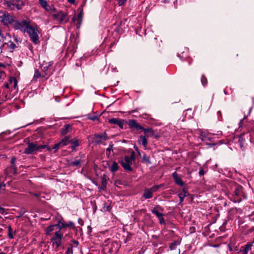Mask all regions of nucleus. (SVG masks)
I'll return each instance as SVG.
<instances>
[{
  "instance_id": "20e7f679",
  "label": "nucleus",
  "mask_w": 254,
  "mask_h": 254,
  "mask_svg": "<svg viewBox=\"0 0 254 254\" xmlns=\"http://www.w3.org/2000/svg\"><path fill=\"white\" fill-rule=\"evenodd\" d=\"M135 160V153L133 151L131 152L130 156L126 155L120 163L122 167L127 171H132L131 165L132 162Z\"/></svg>"
},
{
  "instance_id": "39448f33",
  "label": "nucleus",
  "mask_w": 254,
  "mask_h": 254,
  "mask_svg": "<svg viewBox=\"0 0 254 254\" xmlns=\"http://www.w3.org/2000/svg\"><path fill=\"white\" fill-rule=\"evenodd\" d=\"M28 146L25 148L24 153L26 154H31L35 151H38L41 149L47 148L48 150H50V148L47 145H39L32 142H28Z\"/></svg>"
},
{
  "instance_id": "f257e3e1",
  "label": "nucleus",
  "mask_w": 254,
  "mask_h": 254,
  "mask_svg": "<svg viewBox=\"0 0 254 254\" xmlns=\"http://www.w3.org/2000/svg\"><path fill=\"white\" fill-rule=\"evenodd\" d=\"M45 234L51 237L50 241L53 247L57 251L59 247L62 245V241L64 234L59 224L52 225L46 228Z\"/></svg>"
},
{
  "instance_id": "09e8293b",
  "label": "nucleus",
  "mask_w": 254,
  "mask_h": 254,
  "mask_svg": "<svg viewBox=\"0 0 254 254\" xmlns=\"http://www.w3.org/2000/svg\"><path fill=\"white\" fill-rule=\"evenodd\" d=\"M182 194H185V196H187L189 194L188 189L187 188H183L182 189Z\"/></svg>"
},
{
  "instance_id": "680f3d73",
  "label": "nucleus",
  "mask_w": 254,
  "mask_h": 254,
  "mask_svg": "<svg viewBox=\"0 0 254 254\" xmlns=\"http://www.w3.org/2000/svg\"><path fill=\"white\" fill-rule=\"evenodd\" d=\"M134 148H135V150H136V151H137L138 152V154H139V155H140V152H139V150H138V148H137V147H136V146H134Z\"/></svg>"
},
{
  "instance_id": "5fc2aeb1",
  "label": "nucleus",
  "mask_w": 254,
  "mask_h": 254,
  "mask_svg": "<svg viewBox=\"0 0 254 254\" xmlns=\"http://www.w3.org/2000/svg\"><path fill=\"white\" fill-rule=\"evenodd\" d=\"M71 243H72V244H72V245H73V244H74L76 246H77L78 245V244H79L78 242L77 241H76V240H72V241H71Z\"/></svg>"
},
{
  "instance_id": "412c9836",
  "label": "nucleus",
  "mask_w": 254,
  "mask_h": 254,
  "mask_svg": "<svg viewBox=\"0 0 254 254\" xmlns=\"http://www.w3.org/2000/svg\"><path fill=\"white\" fill-rule=\"evenodd\" d=\"M31 41L35 44L39 43V36L37 33H28Z\"/></svg>"
},
{
  "instance_id": "6ab92c4d",
  "label": "nucleus",
  "mask_w": 254,
  "mask_h": 254,
  "mask_svg": "<svg viewBox=\"0 0 254 254\" xmlns=\"http://www.w3.org/2000/svg\"><path fill=\"white\" fill-rule=\"evenodd\" d=\"M159 210H161V211H162L163 209L160 205H157L153 209H152L151 210V211L153 214L155 215L157 217L163 216L162 213L159 212Z\"/></svg>"
},
{
  "instance_id": "ddd939ff",
  "label": "nucleus",
  "mask_w": 254,
  "mask_h": 254,
  "mask_svg": "<svg viewBox=\"0 0 254 254\" xmlns=\"http://www.w3.org/2000/svg\"><path fill=\"white\" fill-rule=\"evenodd\" d=\"M17 82V80L15 77H10L9 78V83L11 84V91H13L14 94L17 93L18 91Z\"/></svg>"
},
{
  "instance_id": "c756f323",
  "label": "nucleus",
  "mask_w": 254,
  "mask_h": 254,
  "mask_svg": "<svg viewBox=\"0 0 254 254\" xmlns=\"http://www.w3.org/2000/svg\"><path fill=\"white\" fill-rule=\"evenodd\" d=\"M95 137L96 139H100L103 140H106L107 139V135L106 132H103L102 134H95Z\"/></svg>"
},
{
  "instance_id": "864d4df0",
  "label": "nucleus",
  "mask_w": 254,
  "mask_h": 254,
  "mask_svg": "<svg viewBox=\"0 0 254 254\" xmlns=\"http://www.w3.org/2000/svg\"><path fill=\"white\" fill-rule=\"evenodd\" d=\"M106 184H107L106 180L105 179H102V186H103L104 189L106 188Z\"/></svg>"
},
{
  "instance_id": "c03bdc74",
  "label": "nucleus",
  "mask_w": 254,
  "mask_h": 254,
  "mask_svg": "<svg viewBox=\"0 0 254 254\" xmlns=\"http://www.w3.org/2000/svg\"><path fill=\"white\" fill-rule=\"evenodd\" d=\"M10 87L11 84L9 82L8 83H5L3 85V89H11Z\"/></svg>"
},
{
  "instance_id": "3c124183",
  "label": "nucleus",
  "mask_w": 254,
  "mask_h": 254,
  "mask_svg": "<svg viewBox=\"0 0 254 254\" xmlns=\"http://www.w3.org/2000/svg\"><path fill=\"white\" fill-rule=\"evenodd\" d=\"M163 216H159V222L161 224L165 223V220L163 217Z\"/></svg>"
},
{
  "instance_id": "c9c22d12",
  "label": "nucleus",
  "mask_w": 254,
  "mask_h": 254,
  "mask_svg": "<svg viewBox=\"0 0 254 254\" xmlns=\"http://www.w3.org/2000/svg\"><path fill=\"white\" fill-rule=\"evenodd\" d=\"M41 76L40 72L38 70H35L34 75L33 76V80L37 81V79Z\"/></svg>"
},
{
  "instance_id": "8fccbe9b",
  "label": "nucleus",
  "mask_w": 254,
  "mask_h": 254,
  "mask_svg": "<svg viewBox=\"0 0 254 254\" xmlns=\"http://www.w3.org/2000/svg\"><path fill=\"white\" fill-rule=\"evenodd\" d=\"M113 144L112 143H111L109 144V147L106 149L107 152L108 151L110 153L111 151L113 150Z\"/></svg>"
},
{
  "instance_id": "4c0bfd02",
  "label": "nucleus",
  "mask_w": 254,
  "mask_h": 254,
  "mask_svg": "<svg viewBox=\"0 0 254 254\" xmlns=\"http://www.w3.org/2000/svg\"><path fill=\"white\" fill-rule=\"evenodd\" d=\"M142 159L143 162H144L146 163H147L148 164H150L151 163V161H150L149 157L145 154H143Z\"/></svg>"
},
{
  "instance_id": "a878e982",
  "label": "nucleus",
  "mask_w": 254,
  "mask_h": 254,
  "mask_svg": "<svg viewBox=\"0 0 254 254\" xmlns=\"http://www.w3.org/2000/svg\"><path fill=\"white\" fill-rule=\"evenodd\" d=\"M83 16V13L82 11H80L79 14L77 15L74 16L72 19L74 21H75L77 20V23H81L82 21V19Z\"/></svg>"
},
{
  "instance_id": "f3484780",
  "label": "nucleus",
  "mask_w": 254,
  "mask_h": 254,
  "mask_svg": "<svg viewBox=\"0 0 254 254\" xmlns=\"http://www.w3.org/2000/svg\"><path fill=\"white\" fill-rule=\"evenodd\" d=\"M57 224H59L60 225V227L62 229V228H66V227H73L74 226V224L72 221H69L68 223H66L63 222V219H60L58 221Z\"/></svg>"
},
{
  "instance_id": "79ce46f5",
  "label": "nucleus",
  "mask_w": 254,
  "mask_h": 254,
  "mask_svg": "<svg viewBox=\"0 0 254 254\" xmlns=\"http://www.w3.org/2000/svg\"><path fill=\"white\" fill-rule=\"evenodd\" d=\"M201 82L202 84L204 86H205L207 84V79L204 75H202V76H201Z\"/></svg>"
},
{
  "instance_id": "9d476101",
  "label": "nucleus",
  "mask_w": 254,
  "mask_h": 254,
  "mask_svg": "<svg viewBox=\"0 0 254 254\" xmlns=\"http://www.w3.org/2000/svg\"><path fill=\"white\" fill-rule=\"evenodd\" d=\"M53 62H43L41 65L42 70L45 72L46 75L50 76L51 74V66Z\"/></svg>"
},
{
  "instance_id": "69168bd1",
  "label": "nucleus",
  "mask_w": 254,
  "mask_h": 254,
  "mask_svg": "<svg viewBox=\"0 0 254 254\" xmlns=\"http://www.w3.org/2000/svg\"><path fill=\"white\" fill-rule=\"evenodd\" d=\"M141 36L140 35V34H138V33H136V34H135V37L136 39L138 38V37H140Z\"/></svg>"
},
{
  "instance_id": "bb28decb",
  "label": "nucleus",
  "mask_w": 254,
  "mask_h": 254,
  "mask_svg": "<svg viewBox=\"0 0 254 254\" xmlns=\"http://www.w3.org/2000/svg\"><path fill=\"white\" fill-rule=\"evenodd\" d=\"M6 4L7 7L10 10H14L16 8L14 0L7 1Z\"/></svg>"
},
{
  "instance_id": "dca6fc26",
  "label": "nucleus",
  "mask_w": 254,
  "mask_h": 254,
  "mask_svg": "<svg viewBox=\"0 0 254 254\" xmlns=\"http://www.w3.org/2000/svg\"><path fill=\"white\" fill-rule=\"evenodd\" d=\"M12 91H11V89H3V92L1 97V99L0 100L2 102H5L7 101V100L10 99L11 98V96H10V92Z\"/></svg>"
},
{
  "instance_id": "0eeeda50",
  "label": "nucleus",
  "mask_w": 254,
  "mask_h": 254,
  "mask_svg": "<svg viewBox=\"0 0 254 254\" xmlns=\"http://www.w3.org/2000/svg\"><path fill=\"white\" fill-rule=\"evenodd\" d=\"M14 17L6 11H0V22L3 25L8 26L14 22Z\"/></svg>"
},
{
  "instance_id": "473e14b6",
  "label": "nucleus",
  "mask_w": 254,
  "mask_h": 254,
  "mask_svg": "<svg viewBox=\"0 0 254 254\" xmlns=\"http://www.w3.org/2000/svg\"><path fill=\"white\" fill-rule=\"evenodd\" d=\"M110 169H111V171L112 172H115L117 171L119 169L118 164L116 162L114 161L112 165L111 166Z\"/></svg>"
},
{
  "instance_id": "de8ad7c7",
  "label": "nucleus",
  "mask_w": 254,
  "mask_h": 254,
  "mask_svg": "<svg viewBox=\"0 0 254 254\" xmlns=\"http://www.w3.org/2000/svg\"><path fill=\"white\" fill-rule=\"evenodd\" d=\"M62 145L61 144V143L60 142H59V143L56 144L54 147H53V149L55 150V151L57 150L58 149H59V148L60 147V146Z\"/></svg>"
},
{
  "instance_id": "4d7b16f0",
  "label": "nucleus",
  "mask_w": 254,
  "mask_h": 254,
  "mask_svg": "<svg viewBox=\"0 0 254 254\" xmlns=\"http://www.w3.org/2000/svg\"><path fill=\"white\" fill-rule=\"evenodd\" d=\"M4 209L0 206V213L2 214L4 213Z\"/></svg>"
},
{
  "instance_id": "a19ab883",
  "label": "nucleus",
  "mask_w": 254,
  "mask_h": 254,
  "mask_svg": "<svg viewBox=\"0 0 254 254\" xmlns=\"http://www.w3.org/2000/svg\"><path fill=\"white\" fill-rule=\"evenodd\" d=\"M152 193L153 194V192H156L158 191V190L159 189V187L157 185H154L151 188H149Z\"/></svg>"
},
{
  "instance_id": "9b49d317",
  "label": "nucleus",
  "mask_w": 254,
  "mask_h": 254,
  "mask_svg": "<svg viewBox=\"0 0 254 254\" xmlns=\"http://www.w3.org/2000/svg\"><path fill=\"white\" fill-rule=\"evenodd\" d=\"M4 33H0V41H2L3 43V46H6L9 49L13 50L16 47L15 44L11 41L7 42L5 41L6 40L4 37Z\"/></svg>"
},
{
  "instance_id": "f8f14e48",
  "label": "nucleus",
  "mask_w": 254,
  "mask_h": 254,
  "mask_svg": "<svg viewBox=\"0 0 254 254\" xmlns=\"http://www.w3.org/2000/svg\"><path fill=\"white\" fill-rule=\"evenodd\" d=\"M39 2L41 6L50 14L53 10H55V8L53 4L49 5L47 1L45 0H39Z\"/></svg>"
},
{
  "instance_id": "1a4fd4ad",
  "label": "nucleus",
  "mask_w": 254,
  "mask_h": 254,
  "mask_svg": "<svg viewBox=\"0 0 254 254\" xmlns=\"http://www.w3.org/2000/svg\"><path fill=\"white\" fill-rule=\"evenodd\" d=\"M199 138L201 141L206 143V144L209 146H213L215 145V143H208V142L213 141V138L210 136V134L207 131H201L199 133Z\"/></svg>"
},
{
  "instance_id": "6e6d98bb",
  "label": "nucleus",
  "mask_w": 254,
  "mask_h": 254,
  "mask_svg": "<svg viewBox=\"0 0 254 254\" xmlns=\"http://www.w3.org/2000/svg\"><path fill=\"white\" fill-rule=\"evenodd\" d=\"M5 187V185L4 184H0V190H4V188Z\"/></svg>"
},
{
  "instance_id": "ea45409f",
  "label": "nucleus",
  "mask_w": 254,
  "mask_h": 254,
  "mask_svg": "<svg viewBox=\"0 0 254 254\" xmlns=\"http://www.w3.org/2000/svg\"><path fill=\"white\" fill-rule=\"evenodd\" d=\"M80 163H81V160H75V161L72 162L70 163V165L71 166H78L80 165Z\"/></svg>"
},
{
  "instance_id": "052dcab7",
  "label": "nucleus",
  "mask_w": 254,
  "mask_h": 254,
  "mask_svg": "<svg viewBox=\"0 0 254 254\" xmlns=\"http://www.w3.org/2000/svg\"><path fill=\"white\" fill-rule=\"evenodd\" d=\"M157 186L159 187V189H160V188H161L162 187H163L164 186V184H160V185H157Z\"/></svg>"
},
{
  "instance_id": "49530a36",
  "label": "nucleus",
  "mask_w": 254,
  "mask_h": 254,
  "mask_svg": "<svg viewBox=\"0 0 254 254\" xmlns=\"http://www.w3.org/2000/svg\"><path fill=\"white\" fill-rule=\"evenodd\" d=\"M119 6H122L126 3L127 0H116Z\"/></svg>"
},
{
  "instance_id": "603ef678",
  "label": "nucleus",
  "mask_w": 254,
  "mask_h": 254,
  "mask_svg": "<svg viewBox=\"0 0 254 254\" xmlns=\"http://www.w3.org/2000/svg\"><path fill=\"white\" fill-rule=\"evenodd\" d=\"M198 173L200 176H202L205 174V172L203 170L202 168H200L199 170Z\"/></svg>"
},
{
  "instance_id": "c85d7f7f",
  "label": "nucleus",
  "mask_w": 254,
  "mask_h": 254,
  "mask_svg": "<svg viewBox=\"0 0 254 254\" xmlns=\"http://www.w3.org/2000/svg\"><path fill=\"white\" fill-rule=\"evenodd\" d=\"M70 142L71 143V149L74 150L75 149V148L78 146H79V143L78 142V139H71L70 140Z\"/></svg>"
},
{
  "instance_id": "bf43d9fd",
  "label": "nucleus",
  "mask_w": 254,
  "mask_h": 254,
  "mask_svg": "<svg viewBox=\"0 0 254 254\" xmlns=\"http://www.w3.org/2000/svg\"><path fill=\"white\" fill-rule=\"evenodd\" d=\"M67 1L71 4H74L75 3V0H67Z\"/></svg>"
},
{
  "instance_id": "72a5a7b5",
  "label": "nucleus",
  "mask_w": 254,
  "mask_h": 254,
  "mask_svg": "<svg viewBox=\"0 0 254 254\" xmlns=\"http://www.w3.org/2000/svg\"><path fill=\"white\" fill-rule=\"evenodd\" d=\"M180 244V242L179 241H174L170 244L169 247L171 250H174L176 249V248L177 246H179Z\"/></svg>"
},
{
  "instance_id": "2f4dec72",
  "label": "nucleus",
  "mask_w": 254,
  "mask_h": 254,
  "mask_svg": "<svg viewBox=\"0 0 254 254\" xmlns=\"http://www.w3.org/2000/svg\"><path fill=\"white\" fill-rule=\"evenodd\" d=\"M245 135V134H243L239 137V141L240 142V146L242 149H243V148L244 147V145H245V139L244 138Z\"/></svg>"
},
{
  "instance_id": "37998d69",
  "label": "nucleus",
  "mask_w": 254,
  "mask_h": 254,
  "mask_svg": "<svg viewBox=\"0 0 254 254\" xmlns=\"http://www.w3.org/2000/svg\"><path fill=\"white\" fill-rule=\"evenodd\" d=\"M6 77V74L4 71H0V81H2Z\"/></svg>"
},
{
  "instance_id": "e433bc0d",
  "label": "nucleus",
  "mask_w": 254,
  "mask_h": 254,
  "mask_svg": "<svg viewBox=\"0 0 254 254\" xmlns=\"http://www.w3.org/2000/svg\"><path fill=\"white\" fill-rule=\"evenodd\" d=\"M73 245L70 244L69 246L68 247L66 252V254H73Z\"/></svg>"
},
{
  "instance_id": "f03ea898",
  "label": "nucleus",
  "mask_w": 254,
  "mask_h": 254,
  "mask_svg": "<svg viewBox=\"0 0 254 254\" xmlns=\"http://www.w3.org/2000/svg\"><path fill=\"white\" fill-rule=\"evenodd\" d=\"M15 30H22L25 28L27 32H38L37 25L36 24H31L30 20H15L11 24Z\"/></svg>"
},
{
  "instance_id": "13d9d810",
  "label": "nucleus",
  "mask_w": 254,
  "mask_h": 254,
  "mask_svg": "<svg viewBox=\"0 0 254 254\" xmlns=\"http://www.w3.org/2000/svg\"><path fill=\"white\" fill-rule=\"evenodd\" d=\"M247 118V117L245 116L244 118H243V119L241 120L239 123V125H240V127H242V123H243V122L244 121V120Z\"/></svg>"
},
{
  "instance_id": "f704fd0d",
  "label": "nucleus",
  "mask_w": 254,
  "mask_h": 254,
  "mask_svg": "<svg viewBox=\"0 0 254 254\" xmlns=\"http://www.w3.org/2000/svg\"><path fill=\"white\" fill-rule=\"evenodd\" d=\"M140 130L144 131L145 133H146L147 134H150L151 135L153 134V130L151 128H145L143 127V129H140Z\"/></svg>"
},
{
  "instance_id": "e2e57ef3",
  "label": "nucleus",
  "mask_w": 254,
  "mask_h": 254,
  "mask_svg": "<svg viewBox=\"0 0 254 254\" xmlns=\"http://www.w3.org/2000/svg\"><path fill=\"white\" fill-rule=\"evenodd\" d=\"M15 158H12L11 159V164H14V162H15Z\"/></svg>"
},
{
  "instance_id": "6e6552de",
  "label": "nucleus",
  "mask_w": 254,
  "mask_h": 254,
  "mask_svg": "<svg viewBox=\"0 0 254 254\" xmlns=\"http://www.w3.org/2000/svg\"><path fill=\"white\" fill-rule=\"evenodd\" d=\"M54 19L60 23L66 22L67 21V15L66 13L61 11L53 10L51 13Z\"/></svg>"
},
{
  "instance_id": "cd10ccee",
  "label": "nucleus",
  "mask_w": 254,
  "mask_h": 254,
  "mask_svg": "<svg viewBox=\"0 0 254 254\" xmlns=\"http://www.w3.org/2000/svg\"><path fill=\"white\" fill-rule=\"evenodd\" d=\"M7 236L8 238L9 239H13L14 238V235L16 234V231H14V232L12 231L11 227L10 226H9L7 228Z\"/></svg>"
},
{
  "instance_id": "393cba45",
  "label": "nucleus",
  "mask_w": 254,
  "mask_h": 254,
  "mask_svg": "<svg viewBox=\"0 0 254 254\" xmlns=\"http://www.w3.org/2000/svg\"><path fill=\"white\" fill-rule=\"evenodd\" d=\"M15 5L17 10H19L22 9L23 6L24 5V4L22 0H14Z\"/></svg>"
},
{
  "instance_id": "4468645a",
  "label": "nucleus",
  "mask_w": 254,
  "mask_h": 254,
  "mask_svg": "<svg viewBox=\"0 0 254 254\" xmlns=\"http://www.w3.org/2000/svg\"><path fill=\"white\" fill-rule=\"evenodd\" d=\"M127 125L131 128H135L137 130L143 129V127L134 120H129L127 121Z\"/></svg>"
},
{
  "instance_id": "a211bd4d",
  "label": "nucleus",
  "mask_w": 254,
  "mask_h": 254,
  "mask_svg": "<svg viewBox=\"0 0 254 254\" xmlns=\"http://www.w3.org/2000/svg\"><path fill=\"white\" fill-rule=\"evenodd\" d=\"M172 177L174 180L175 183L178 185L180 186H183L184 185V182L179 177L177 173L176 172H174L172 174Z\"/></svg>"
},
{
  "instance_id": "7ed1b4c3",
  "label": "nucleus",
  "mask_w": 254,
  "mask_h": 254,
  "mask_svg": "<svg viewBox=\"0 0 254 254\" xmlns=\"http://www.w3.org/2000/svg\"><path fill=\"white\" fill-rule=\"evenodd\" d=\"M234 191L232 193L231 199L234 202H240L242 200L246 198V195L243 191V188L239 185L233 187Z\"/></svg>"
},
{
  "instance_id": "4be33fe9",
  "label": "nucleus",
  "mask_w": 254,
  "mask_h": 254,
  "mask_svg": "<svg viewBox=\"0 0 254 254\" xmlns=\"http://www.w3.org/2000/svg\"><path fill=\"white\" fill-rule=\"evenodd\" d=\"M138 143L141 144L144 146V149H146L147 144V139L145 136H140L138 139Z\"/></svg>"
},
{
  "instance_id": "58836bf2",
  "label": "nucleus",
  "mask_w": 254,
  "mask_h": 254,
  "mask_svg": "<svg viewBox=\"0 0 254 254\" xmlns=\"http://www.w3.org/2000/svg\"><path fill=\"white\" fill-rule=\"evenodd\" d=\"M87 118L91 121H95L97 120L98 117L95 115H92L91 114L87 115Z\"/></svg>"
},
{
  "instance_id": "774afa93",
  "label": "nucleus",
  "mask_w": 254,
  "mask_h": 254,
  "mask_svg": "<svg viewBox=\"0 0 254 254\" xmlns=\"http://www.w3.org/2000/svg\"><path fill=\"white\" fill-rule=\"evenodd\" d=\"M0 254H6L2 252V253H0Z\"/></svg>"
},
{
  "instance_id": "a18cd8bd",
  "label": "nucleus",
  "mask_w": 254,
  "mask_h": 254,
  "mask_svg": "<svg viewBox=\"0 0 254 254\" xmlns=\"http://www.w3.org/2000/svg\"><path fill=\"white\" fill-rule=\"evenodd\" d=\"M178 196L180 199V203H182L184 201V198L186 197L185 194H182V193H181L178 194Z\"/></svg>"
},
{
  "instance_id": "338daca9",
  "label": "nucleus",
  "mask_w": 254,
  "mask_h": 254,
  "mask_svg": "<svg viewBox=\"0 0 254 254\" xmlns=\"http://www.w3.org/2000/svg\"><path fill=\"white\" fill-rule=\"evenodd\" d=\"M251 254H254V248H253V251L251 253Z\"/></svg>"
},
{
  "instance_id": "7c9ffc66",
  "label": "nucleus",
  "mask_w": 254,
  "mask_h": 254,
  "mask_svg": "<svg viewBox=\"0 0 254 254\" xmlns=\"http://www.w3.org/2000/svg\"><path fill=\"white\" fill-rule=\"evenodd\" d=\"M70 137L69 136H66L60 141L63 146L67 145L70 142Z\"/></svg>"
},
{
  "instance_id": "b1692460",
  "label": "nucleus",
  "mask_w": 254,
  "mask_h": 254,
  "mask_svg": "<svg viewBox=\"0 0 254 254\" xmlns=\"http://www.w3.org/2000/svg\"><path fill=\"white\" fill-rule=\"evenodd\" d=\"M109 122L110 124H114V125H119L121 128L123 127V124L122 122L116 118H112L109 120Z\"/></svg>"
},
{
  "instance_id": "aec40b11",
  "label": "nucleus",
  "mask_w": 254,
  "mask_h": 254,
  "mask_svg": "<svg viewBox=\"0 0 254 254\" xmlns=\"http://www.w3.org/2000/svg\"><path fill=\"white\" fill-rule=\"evenodd\" d=\"M253 246L252 243H248L245 245L241 250V252L243 254H248L250 250L252 249Z\"/></svg>"
},
{
  "instance_id": "423d86ee",
  "label": "nucleus",
  "mask_w": 254,
  "mask_h": 254,
  "mask_svg": "<svg viewBox=\"0 0 254 254\" xmlns=\"http://www.w3.org/2000/svg\"><path fill=\"white\" fill-rule=\"evenodd\" d=\"M78 36L77 33H71L70 36V46H69L67 49V53L68 54L69 52L71 53V56L73 55V54L76 51L77 47V44L78 43Z\"/></svg>"
},
{
  "instance_id": "2eb2a0df",
  "label": "nucleus",
  "mask_w": 254,
  "mask_h": 254,
  "mask_svg": "<svg viewBox=\"0 0 254 254\" xmlns=\"http://www.w3.org/2000/svg\"><path fill=\"white\" fill-rule=\"evenodd\" d=\"M153 194L148 188H145L144 192L141 197V200L143 201L145 199H150L153 197Z\"/></svg>"
},
{
  "instance_id": "5701e85b",
  "label": "nucleus",
  "mask_w": 254,
  "mask_h": 254,
  "mask_svg": "<svg viewBox=\"0 0 254 254\" xmlns=\"http://www.w3.org/2000/svg\"><path fill=\"white\" fill-rule=\"evenodd\" d=\"M71 128V126L70 124L66 125L64 127L62 128L61 134L64 135L69 132Z\"/></svg>"
},
{
  "instance_id": "0e129e2a",
  "label": "nucleus",
  "mask_w": 254,
  "mask_h": 254,
  "mask_svg": "<svg viewBox=\"0 0 254 254\" xmlns=\"http://www.w3.org/2000/svg\"><path fill=\"white\" fill-rule=\"evenodd\" d=\"M5 65L4 64L0 63V68L1 67H5Z\"/></svg>"
}]
</instances>
